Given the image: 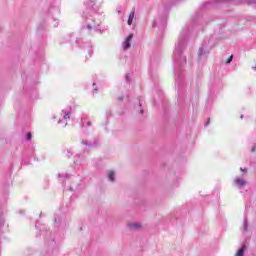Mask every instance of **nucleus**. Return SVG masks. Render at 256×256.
<instances>
[{
	"label": "nucleus",
	"instance_id": "nucleus-1",
	"mask_svg": "<svg viewBox=\"0 0 256 256\" xmlns=\"http://www.w3.org/2000/svg\"><path fill=\"white\" fill-rule=\"evenodd\" d=\"M187 35H189V29L185 28L180 32V35L175 43L173 61H176V63H185V61H187V58L183 56V50L185 49V45L187 43Z\"/></svg>",
	"mask_w": 256,
	"mask_h": 256
},
{
	"label": "nucleus",
	"instance_id": "nucleus-2",
	"mask_svg": "<svg viewBox=\"0 0 256 256\" xmlns=\"http://www.w3.org/2000/svg\"><path fill=\"white\" fill-rule=\"evenodd\" d=\"M83 17L85 19V27L90 31V33H97L101 31V21L95 20V16L89 14V12H84Z\"/></svg>",
	"mask_w": 256,
	"mask_h": 256
},
{
	"label": "nucleus",
	"instance_id": "nucleus-3",
	"mask_svg": "<svg viewBox=\"0 0 256 256\" xmlns=\"http://www.w3.org/2000/svg\"><path fill=\"white\" fill-rule=\"evenodd\" d=\"M217 37L214 35L211 38L208 39V42H205L198 50V58L201 59H207L211 48L215 47L217 44V41L215 40Z\"/></svg>",
	"mask_w": 256,
	"mask_h": 256
},
{
	"label": "nucleus",
	"instance_id": "nucleus-4",
	"mask_svg": "<svg viewBox=\"0 0 256 256\" xmlns=\"http://www.w3.org/2000/svg\"><path fill=\"white\" fill-rule=\"evenodd\" d=\"M61 117L62 119H59L58 123L63 127H67V121L71 119V109L62 110Z\"/></svg>",
	"mask_w": 256,
	"mask_h": 256
},
{
	"label": "nucleus",
	"instance_id": "nucleus-5",
	"mask_svg": "<svg viewBox=\"0 0 256 256\" xmlns=\"http://www.w3.org/2000/svg\"><path fill=\"white\" fill-rule=\"evenodd\" d=\"M234 183L235 185H237V187H245V185H247V180H245L244 178L241 177H236L234 179Z\"/></svg>",
	"mask_w": 256,
	"mask_h": 256
},
{
	"label": "nucleus",
	"instance_id": "nucleus-6",
	"mask_svg": "<svg viewBox=\"0 0 256 256\" xmlns=\"http://www.w3.org/2000/svg\"><path fill=\"white\" fill-rule=\"evenodd\" d=\"M132 39H133V34H129L122 44L124 49H129V47H131Z\"/></svg>",
	"mask_w": 256,
	"mask_h": 256
},
{
	"label": "nucleus",
	"instance_id": "nucleus-7",
	"mask_svg": "<svg viewBox=\"0 0 256 256\" xmlns=\"http://www.w3.org/2000/svg\"><path fill=\"white\" fill-rule=\"evenodd\" d=\"M54 221L57 225H63L65 223V215H56Z\"/></svg>",
	"mask_w": 256,
	"mask_h": 256
},
{
	"label": "nucleus",
	"instance_id": "nucleus-8",
	"mask_svg": "<svg viewBox=\"0 0 256 256\" xmlns=\"http://www.w3.org/2000/svg\"><path fill=\"white\" fill-rule=\"evenodd\" d=\"M129 229H131V231H137V230L141 229V223H139V222L130 223Z\"/></svg>",
	"mask_w": 256,
	"mask_h": 256
},
{
	"label": "nucleus",
	"instance_id": "nucleus-9",
	"mask_svg": "<svg viewBox=\"0 0 256 256\" xmlns=\"http://www.w3.org/2000/svg\"><path fill=\"white\" fill-rule=\"evenodd\" d=\"M133 19H135V9H132V11L130 12L127 24L133 25Z\"/></svg>",
	"mask_w": 256,
	"mask_h": 256
},
{
	"label": "nucleus",
	"instance_id": "nucleus-10",
	"mask_svg": "<svg viewBox=\"0 0 256 256\" xmlns=\"http://www.w3.org/2000/svg\"><path fill=\"white\" fill-rule=\"evenodd\" d=\"M63 155L64 157H73V149L71 148H66L63 150Z\"/></svg>",
	"mask_w": 256,
	"mask_h": 256
},
{
	"label": "nucleus",
	"instance_id": "nucleus-11",
	"mask_svg": "<svg viewBox=\"0 0 256 256\" xmlns=\"http://www.w3.org/2000/svg\"><path fill=\"white\" fill-rule=\"evenodd\" d=\"M245 249H247V247L245 245H243L236 253L235 256H244L245 255Z\"/></svg>",
	"mask_w": 256,
	"mask_h": 256
},
{
	"label": "nucleus",
	"instance_id": "nucleus-12",
	"mask_svg": "<svg viewBox=\"0 0 256 256\" xmlns=\"http://www.w3.org/2000/svg\"><path fill=\"white\" fill-rule=\"evenodd\" d=\"M108 179L109 181H115V172L113 170L108 171Z\"/></svg>",
	"mask_w": 256,
	"mask_h": 256
},
{
	"label": "nucleus",
	"instance_id": "nucleus-13",
	"mask_svg": "<svg viewBox=\"0 0 256 256\" xmlns=\"http://www.w3.org/2000/svg\"><path fill=\"white\" fill-rule=\"evenodd\" d=\"M69 177H71V174L69 173H59L58 174V179H69Z\"/></svg>",
	"mask_w": 256,
	"mask_h": 256
},
{
	"label": "nucleus",
	"instance_id": "nucleus-14",
	"mask_svg": "<svg viewBox=\"0 0 256 256\" xmlns=\"http://www.w3.org/2000/svg\"><path fill=\"white\" fill-rule=\"evenodd\" d=\"M233 61V55H231L227 60H226V65H229Z\"/></svg>",
	"mask_w": 256,
	"mask_h": 256
},
{
	"label": "nucleus",
	"instance_id": "nucleus-15",
	"mask_svg": "<svg viewBox=\"0 0 256 256\" xmlns=\"http://www.w3.org/2000/svg\"><path fill=\"white\" fill-rule=\"evenodd\" d=\"M31 137H32L31 132H29L26 136L27 141H31Z\"/></svg>",
	"mask_w": 256,
	"mask_h": 256
},
{
	"label": "nucleus",
	"instance_id": "nucleus-16",
	"mask_svg": "<svg viewBox=\"0 0 256 256\" xmlns=\"http://www.w3.org/2000/svg\"><path fill=\"white\" fill-rule=\"evenodd\" d=\"M243 227H244V231H247V219L244 220Z\"/></svg>",
	"mask_w": 256,
	"mask_h": 256
},
{
	"label": "nucleus",
	"instance_id": "nucleus-17",
	"mask_svg": "<svg viewBox=\"0 0 256 256\" xmlns=\"http://www.w3.org/2000/svg\"><path fill=\"white\" fill-rule=\"evenodd\" d=\"M240 171L243 173V175H247V169L240 168Z\"/></svg>",
	"mask_w": 256,
	"mask_h": 256
},
{
	"label": "nucleus",
	"instance_id": "nucleus-18",
	"mask_svg": "<svg viewBox=\"0 0 256 256\" xmlns=\"http://www.w3.org/2000/svg\"><path fill=\"white\" fill-rule=\"evenodd\" d=\"M59 25V21L57 19H54V27H57Z\"/></svg>",
	"mask_w": 256,
	"mask_h": 256
},
{
	"label": "nucleus",
	"instance_id": "nucleus-19",
	"mask_svg": "<svg viewBox=\"0 0 256 256\" xmlns=\"http://www.w3.org/2000/svg\"><path fill=\"white\" fill-rule=\"evenodd\" d=\"M93 89H94L95 93H97V84L93 83Z\"/></svg>",
	"mask_w": 256,
	"mask_h": 256
},
{
	"label": "nucleus",
	"instance_id": "nucleus-20",
	"mask_svg": "<svg viewBox=\"0 0 256 256\" xmlns=\"http://www.w3.org/2000/svg\"><path fill=\"white\" fill-rule=\"evenodd\" d=\"M255 149H256V144H254L252 149H251L252 153H255Z\"/></svg>",
	"mask_w": 256,
	"mask_h": 256
},
{
	"label": "nucleus",
	"instance_id": "nucleus-21",
	"mask_svg": "<svg viewBox=\"0 0 256 256\" xmlns=\"http://www.w3.org/2000/svg\"><path fill=\"white\" fill-rule=\"evenodd\" d=\"M247 3H256V0H246Z\"/></svg>",
	"mask_w": 256,
	"mask_h": 256
},
{
	"label": "nucleus",
	"instance_id": "nucleus-22",
	"mask_svg": "<svg viewBox=\"0 0 256 256\" xmlns=\"http://www.w3.org/2000/svg\"><path fill=\"white\" fill-rule=\"evenodd\" d=\"M87 126L91 127V122L90 121L87 122Z\"/></svg>",
	"mask_w": 256,
	"mask_h": 256
},
{
	"label": "nucleus",
	"instance_id": "nucleus-23",
	"mask_svg": "<svg viewBox=\"0 0 256 256\" xmlns=\"http://www.w3.org/2000/svg\"><path fill=\"white\" fill-rule=\"evenodd\" d=\"M55 11H56L57 15H59V13H60L59 9H56Z\"/></svg>",
	"mask_w": 256,
	"mask_h": 256
},
{
	"label": "nucleus",
	"instance_id": "nucleus-24",
	"mask_svg": "<svg viewBox=\"0 0 256 256\" xmlns=\"http://www.w3.org/2000/svg\"><path fill=\"white\" fill-rule=\"evenodd\" d=\"M126 81H129V75H126Z\"/></svg>",
	"mask_w": 256,
	"mask_h": 256
},
{
	"label": "nucleus",
	"instance_id": "nucleus-25",
	"mask_svg": "<svg viewBox=\"0 0 256 256\" xmlns=\"http://www.w3.org/2000/svg\"><path fill=\"white\" fill-rule=\"evenodd\" d=\"M118 99H119V101H123V97H119Z\"/></svg>",
	"mask_w": 256,
	"mask_h": 256
},
{
	"label": "nucleus",
	"instance_id": "nucleus-26",
	"mask_svg": "<svg viewBox=\"0 0 256 256\" xmlns=\"http://www.w3.org/2000/svg\"><path fill=\"white\" fill-rule=\"evenodd\" d=\"M140 114L143 115V110H140Z\"/></svg>",
	"mask_w": 256,
	"mask_h": 256
},
{
	"label": "nucleus",
	"instance_id": "nucleus-27",
	"mask_svg": "<svg viewBox=\"0 0 256 256\" xmlns=\"http://www.w3.org/2000/svg\"><path fill=\"white\" fill-rule=\"evenodd\" d=\"M240 119H243V115L240 116Z\"/></svg>",
	"mask_w": 256,
	"mask_h": 256
}]
</instances>
